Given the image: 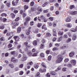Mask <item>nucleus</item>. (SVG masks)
I'll return each mask as SVG.
<instances>
[{"label": "nucleus", "instance_id": "56", "mask_svg": "<svg viewBox=\"0 0 77 77\" xmlns=\"http://www.w3.org/2000/svg\"><path fill=\"white\" fill-rule=\"evenodd\" d=\"M67 66L68 67H69V68H71V66H72V65L70 63H69L67 65Z\"/></svg>", "mask_w": 77, "mask_h": 77}, {"label": "nucleus", "instance_id": "29", "mask_svg": "<svg viewBox=\"0 0 77 77\" xmlns=\"http://www.w3.org/2000/svg\"><path fill=\"white\" fill-rule=\"evenodd\" d=\"M59 50V48L57 47H54L53 49V51H56Z\"/></svg>", "mask_w": 77, "mask_h": 77}, {"label": "nucleus", "instance_id": "64", "mask_svg": "<svg viewBox=\"0 0 77 77\" xmlns=\"http://www.w3.org/2000/svg\"><path fill=\"white\" fill-rule=\"evenodd\" d=\"M74 73H77V68L75 69L74 70Z\"/></svg>", "mask_w": 77, "mask_h": 77}, {"label": "nucleus", "instance_id": "26", "mask_svg": "<svg viewBox=\"0 0 77 77\" xmlns=\"http://www.w3.org/2000/svg\"><path fill=\"white\" fill-rule=\"evenodd\" d=\"M62 37L58 38L57 40V41L58 42H60V41H62Z\"/></svg>", "mask_w": 77, "mask_h": 77}, {"label": "nucleus", "instance_id": "55", "mask_svg": "<svg viewBox=\"0 0 77 77\" xmlns=\"http://www.w3.org/2000/svg\"><path fill=\"white\" fill-rule=\"evenodd\" d=\"M15 51H13L11 52H10V53L12 55H14V54H15Z\"/></svg>", "mask_w": 77, "mask_h": 77}, {"label": "nucleus", "instance_id": "48", "mask_svg": "<svg viewBox=\"0 0 77 77\" xmlns=\"http://www.w3.org/2000/svg\"><path fill=\"white\" fill-rule=\"evenodd\" d=\"M33 44L34 45H37V42H36V41H35L33 42Z\"/></svg>", "mask_w": 77, "mask_h": 77}, {"label": "nucleus", "instance_id": "11", "mask_svg": "<svg viewBox=\"0 0 77 77\" xmlns=\"http://www.w3.org/2000/svg\"><path fill=\"white\" fill-rule=\"evenodd\" d=\"M70 30L72 32H76V31H77V26L76 27V28L75 29L72 28L70 29Z\"/></svg>", "mask_w": 77, "mask_h": 77}, {"label": "nucleus", "instance_id": "10", "mask_svg": "<svg viewBox=\"0 0 77 77\" xmlns=\"http://www.w3.org/2000/svg\"><path fill=\"white\" fill-rule=\"evenodd\" d=\"M77 38V36L75 34H74L73 35L72 37V40L73 41H75V39H76Z\"/></svg>", "mask_w": 77, "mask_h": 77}, {"label": "nucleus", "instance_id": "61", "mask_svg": "<svg viewBox=\"0 0 77 77\" xmlns=\"http://www.w3.org/2000/svg\"><path fill=\"white\" fill-rule=\"evenodd\" d=\"M42 26V24L41 23H38L37 25L38 27H40Z\"/></svg>", "mask_w": 77, "mask_h": 77}, {"label": "nucleus", "instance_id": "62", "mask_svg": "<svg viewBox=\"0 0 77 77\" xmlns=\"http://www.w3.org/2000/svg\"><path fill=\"white\" fill-rule=\"evenodd\" d=\"M19 20H20V17H18L15 19V21H18Z\"/></svg>", "mask_w": 77, "mask_h": 77}, {"label": "nucleus", "instance_id": "6", "mask_svg": "<svg viewBox=\"0 0 77 77\" xmlns=\"http://www.w3.org/2000/svg\"><path fill=\"white\" fill-rule=\"evenodd\" d=\"M18 1L19 0H16L15 3L14 2V1H13L12 2V4L13 6H16L17 5V3H18Z\"/></svg>", "mask_w": 77, "mask_h": 77}, {"label": "nucleus", "instance_id": "31", "mask_svg": "<svg viewBox=\"0 0 77 77\" xmlns=\"http://www.w3.org/2000/svg\"><path fill=\"white\" fill-rule=\"evenodd\" d=\"M30 20V18L29 17H26V21H29Z\"/></svg>", "mask_w": 77, "mask_h": 77}, {"label": "nucleus", "instance_id": "18", "mask_svg": "<svg viewBox=\"0 0 77 77\" xmlns=\"http://www.w3.org/2000/svg\"><path fill=\"white\" fill-rule=\"evenodd\" d=\"M71 39L70 38H68L67 40H66V42L68 43V42H71Z\"/></svg>", "mask_w": 77, "mask_h": 77}, {"label": "nucleus", "instance_id": "52", "mask_svg": "<svg viewBox=\"0 0 77 77\" xmlns=\"http://www.w3.org/2000/svg\"><path fill=\"white\" fill-rule=\"evenodd\" d=\"M37 55H38V54H37V53H34L32 55V56H37Z\"/></svg>", "mask_w": 77, "mask_h": 77}, {"label": "nucleus", "instance_id": "51", "mask_svg": "<svg viewBox=\"0 0 77 77\" xmlns=\"http://www.w3.org/2000/svg\"><path fill=\"white\" fill-rule=\"evenodd\" d=\"M43 12H44V13H47V12H48V10L47 9L46 10H43Z\"/></svg>", "mask_w": 77, "mask_h": 77}, {"label": "nucleus", "instance_id": "49", "mask_svg": "<svg viewBox=\"0 0 77 77\" xmlns=\"http://www.w3.org/2000/svg\"><path fill=\"white\" fill-rule=\"evenodd\" d=\"M33 5H34V2H32L30 3V6H33Z\"/></svg>", "mask_w": 77, "mask_h": 77}, {"label": "nucleus", "instance_id": "16", "mask_svg": "<svg viewBox=\"0 0 77 77\" xmlns=\"http://www.w3.org/2000/svg\"><path fill=\"white\" fill-rule=\"evenodd\" d=\"M50 74L53 75H56V72L54 71H52L50 72Z\"/></svg>", "mask_w": 77, "mask_h": 77}, {"label": "nucleus", "instance_id": "38", "mask_svg": "<svg viewBox=\"0 0 77 77\" xmlns=\"http://www.w3.org/2000/svg\"><path fill=\"white\" fill-rule=\"evenodd\" d=\"M24 44L26 46V47H27V46L28 45V42H24Z\"/></svg>", "mask_w": 77, "mask_h": 77}, {"label": "nucleus", "instance_id": "3", "mask_svg": "<svg viewBox=\"0 0 77 77\" xmlns=\"http://www.w3.org/2000/svg\"><path fill=\"white\" fill-rule=\"evenodd\" d=\"M11 61L14 63H16L18 62V59H16L15 58L13 57L11 58Z\"/></svg>", "mask_w": 77, "mask_h": 77}, {"label": "nucleus", "instance_id": "15", "mask_svg": "<svg viewBox=\"0 0 77 77\" xmlns=\"http://www.w3.org/2000/svg\"><path fill=\"white\" fill-rule=\"evenodd\" d=\"M46 35L47 37H50V36H51V34L49 32L46 33Z\"/></svg>", "mask_w": 77, "mask_h": 77}, {"label": "nucleus", "instance_id": "12", "mask_svg": "<svg viewBox=\"0 0 77 77\" xmlns=\"http://www.w3.org/2000/svg\"><path fill=\"white\" fill-rule=\"evenodd\" d=\"M58 34L59 36H61V35H63V31H58Z\"/></svg>", "mask_w": 77, "mask_h": 77}, {"label": "nucleus", "instance_id": "43", "mask_svg": "<svg viewBox=\"0 0 77 77\" xmlns=\"http://www.w3.org/2000/svg\"><path fill=\"white\" fill-rule=\"evenodd\" d=\"M1 16H2V17H6V16H7V15H6L5 13H3L1 14Z\"/></svg>", "mask_w": 77, "mask_h": 77}, {"label": "nucleus", "instance_id": "41", "mask_svg": "<svg viewBox=\"0 0 77 77\" xmlns=\"http://www.w3.org/2000/svg\"><path fill=\"white\" fill-rule=\"evenodd\" d=\"M23 64H20L19 66V67L20 68H22L23 66Z\"/></svg>", "mask_w": 77, "mask_h": 77}, {"label": "nucleus", "instance_id": "9", "mask_svg": "<svg viewBox=\"0 0 77 77\" xmlns=\"http://www.w3.org/2000/svg\"><path fill=\"white\" fill-rule=\"evenodd\" d=\"M53 35L54 36H57V35L56 34V32L55 29H53Z\"/></svg>", "mask_w": 77, "mask_h": 77}, {"label": "nucleus", "instance_id": "36", "mask_svg": "<svg viewBox=\"0 0 77 77\" xmlns=\"http://www.w3.org/2000/svg\"><path fill=\"white\" fill-rule=\"evenodd\" d=\"M24 9L26 10V9H27L29 8V7L27 5H25L24 6Z\"/></svg>", "mask_w": 77, "mask_h": 77}, {"label": "nucleus", "instance_id": "28", "mask_svg": "<svg viewBox=\"0 0 77 77\" xmlns=\"http://www.w3.org/2000/svg\"><path fill=\"white\" fill-rule=\"evenodd\" d=\"M20 36L23 39H25L26 38V37L24 36V34H22L20 35Z\"/></svg>", "mask_w": 77, "mask_h": 77}, {"label": "nucleus", "instance_id": "2", "mask_svg": "<svg viewBox=\"0 0 77 77\" xmlns=\"http://www.w3.org/2000/svg\"><path fill=\"white\" fill-rule=\"evenodd\" d=\"M27 59V57L26 55H25L24 54L23 55V57L21 59V60L22 62H24L26 61V60Z\"/></svg>", "mask_w": 77, "mask_h": 77}, {"label": "nucleus", "instance_id": "21", "mask_svg": "<svg viewBox=\"0 0 77 77\" xmlns=\"http://www.w3.org/2000/svg\"><path fill=\"white\" fill-rule=\"evenodd\" d=\"M10 15L12 18H14L15 17V15L14 13H11Z\"/></svg>", "mask_w": 77, "mask_h": 77}, {"label": "nucleus", "instance_id": "39", "mask_svg": "<svg viewBox=\"0 0 77 77\" xmlns=\"http://www.w3.org/2000/svg\"><path fill=\"white\" fill-rule=\"evenodd\" d=\"M74 7V5H71L70 6V9H73Z\"/></svg>", "mask_w": 77, "mask_h": 77}, {"label": "nucleus", "instance_id": "32", "mask_svg": "<svg viewBox=\"0 0 77 77\" xmlns=\"http://www.w3.org/2000/svg\"><path fill=\"white\" fill-rule=\"evenodd\" d=\"M18 55V53L16 51H15L14 56V57H17V56Z\"/></svg>", "mask_w": 77, "mask_h": 77}, {"label": "nucleus", "instance_id": "50", "mask_svg": "<svg viewBox=\"0 0 77 77\" xmlns=\"http://www.w3.org/2000/svg\"><path fill=\"white\" fill-rule=\"evenodd\" d=\"M47 4H48L47 2H46L43 5H42V7H45V6H46V5H47Z\"/></svg>", "mask_w": 77, "mask_h": 77}, {"label": "nucleus", "instance_id": "47", "mask_svg": "<svg viewBox=\"0 0 77 77\" xmlns=\"http://www.w3.org/2000/svg\"><path fill=\"white\" fill-rule=\"evenodd\" d=\"M10 34H11V36H12L14 35L15 33L14 32H11L10 33Z\"/></svg>", "mask_w": 77, "mask_h": 77}, {"label": "nucleus", "instance_id": "5", "mask_svg": "<svg viewBox=\"0 0 77 77\" xmlns=\"http://www.w3.org/2000/svg\"><path fill=\"white\" fill-rule=\"evenodd\" d=\"M19 24L17 22H13V23H12L13 29L15 28L16 26H18Z\"/></svg>", "mask_w": 77, "mask_h": 77}, {"label": "nucleus", "instance_id": "54", "mask_svg": "<svg viewBox=\"0 0 77 77\" xmlns=\"http://www.w3.org/2000/svg\"><path fill=\"white\" fill-rule=\"evenodd\" d=\"M44 47V45L43 44H41V45L40 46L41 48H43Z\"/></svg>", "mask_w": 77, "mask_h": 77}, {"label": "nucleus", "instance_id": "63", "mask_svg": "<svg viewBox=\"0 0 77 77\" xmlns=\"http://www.w3.org/2000/svg\"><path fill=\"white\" fill-rule=\"evenodd\" d=\"M49 20H51V21H53V17H50L49 18Z\"/></svg>", "mask_w": 77, "mask_h": 77}, {"label": "nucleus", "instance_id": "46", "mask_svg": "<svg viewBox=\"0 0 77 77\" xmlns=\"http://www.w3.org/2000/svg\"><path fill=\"white\" fill-rule=\"evenodd\" d=\"M30 31H26V35H29V34H30Z\"/></svg>", "mask_w": 77, "mask_h": 77}, {"label": "nucleus", "instance_id": "33", "mask_svg": "<svg viewBox=\"0 0 77 77\" xmlns=\"http://www.w3.org/2000/svg\"><path fill=\"white\" fill-rule=\"evenodd\" d=\"M21 45H18L17 47V49L19 50V49L21 48Z\"/></svg>", "mask_w": 77, "mask_h": 77}, {"label": "nucleus", "instance_id": "19", "mask_svg": "<svg viewBox=\"0 0 77 77\" xmlns=\"http://www.w3.org/2000/svg\"><path fill=\"white\" fill-rule=\"evenodd\" d=\"M65 21L66 22H70L71 21V19L69 17H67Z\"/></svg>", "mask_w": 77, "mask_h": 77}, {"label": "nucleus", "instance_id": "30", "mask_svg": "<svg viewBox=\"0 0 77 77\" xmlns=\"http://www.w3.org/2000/svg\"><path fill=\"white\" fill-rule=\"evenodd\" d=\"M6 5L7 7L9 8L11 6V3L7 2L6 4Z\"/></svg>", "mask_w": 77, "mask_h": 77}, {"label": "nucleus", "instance_id": "8", "mask_svg": "<svg viewBox=\"0 0 77 77\" xmlns=\"http://www.w3.org/2000/svg\"><path fill=\"white\" fill-rule=\"evenodd\" d=\"M14 39L16 42L19 41L20 40V38H19V37L17 36H15L14 37Z\"/></svg>", "mask_w": 77, "mask_h": 77}, {"label": "nucleus", "instance_id": "35", "mask_svg": "<svg viewBox=\"0 0 77 77\" xmlns=\"http://www.w3.org/2000/svg\"><path fill=\"white\" fill-rule=\"evenodd\" d=\"M34 67L35 68H36L37 69V68H38V67H39V66L37 64H35Z\"/></svg>", "mask_w": 77, "mask_h": 77}, {"label": "nucleus", "instance_id": "60", "mask_svg": "<svg viewBox=\"0 0 77 77\" xmlns=\"http://www.w3.org/2000/svg\"><path fill=\"white\" fill-rule=\"evenodd\" d=\"M34 33H38V29H35L34 31Z\"/></svg>", "mask_w": 77, "mask_h": 77}, {"label": "nucleus", "instance_id": "44", "mask_svg": "<svg viewBox=\"0 0 77 77\" xmlns=\"http://www.w3.org/2000/svg\"><path fill=\"white\" fill-rule=\"evenodd\" d=\"M27 65H33V62H32V61L29 62V63H27Z\"/></svg>", "mask_w": 77, "mask_h": 77}, {"label": "nucleus", "instance_id": "14", "mask_svg": "<svg viewBox=\"0 0 77 77\" xmlns=\"http://www.w3.org/2000/svg\"><path fill=\"white\" fill-rule=\"evenodd\" d=\"M74 52H72L69 53V56L70 57H72L74 56Z\"/></svg>", "mask_w": 77, "mask_h": 77}, {"label": "nucleus", "instance_id": "59", "mask_svg": "<svg viewBox=\"0 0 77 77\" xmlns=\"http://www.w3.org/2000/svg\"><path fill=\"white\" fill-rule=\"evenodd\" d=\"M3 22H6L7 20V19L6 18H3L2 19Z\"/></svg>", "mask_w": 77, "mask_h": 77}, {"label": "nucleus", "instance_id": "40", "mask_svg": "<svg viewBox=\"0 0 77 77\" xmlns=\"http://www.w3.org/2000/svg\"><path fill=\"white\" fill-rule=\"evenodd\" d=\"M40 56L42 57H44V54L43 53H41L40 54Z\"/></svg>", "mask_w": 77, "mask_h": 77}, {"label": "nucleus", "instance_id": "42", "mask_svg": "<svg viewBox=\"0 0 77 77\" xmlns=\"http://www.w3.org/2000/svg\"><path fill=\"white\" fill-rule=\"evenodd\" d=\"M24 73V72L23 71H20V72L19 73V75H23V74Z\"/></svg>", "mask_w": 77, "mask_h": 77}, {"label": "nucleus", "instance_id": "17", "mask_svg": "<svg viewBox=\"0 0 77 77\" xmlns=\"http://www.w3.org/2000/svg\"><path fill=\"white\" fill-rule=\"evenodd\" d=\"M21 27H19L17 28V33H20L21 32Z\"/></svg>", "mask_w": 77, "mask_h": 77}, {"label": "nucleus", "instance_id": "13", "mask_svg": "<svg viewBox=\"0 0 77 77\" xmlns=\"http://www.w3.org/2000/svg\"><path fill=\"white\" fill-rule=\"evenodd\" d=\"M66 26L69 28H71L72 27V24L69 23H68L66 24Z\"/></svg>", "mask_w": 77, "mask_h": 77}, {"label": "nucleus", "instance_id": "23", "mask_svg": "<svg viewBox=\"0 0 77 77\" xmlns=\"http://www.w3.org/2000/svg\"><path fill=\"white\" fill-rule=\"evenodd\" d=\"M68 36L67 34H64L63 36V39H65L66 38H68Z\"/></svg>", "mask_w": 77, "mask_h": 77}, {"label": "nucleus", "instance_id": "1", "mask_svg": "<svg viewBox=\"0 0 77 77\" xmlns=\"http://www.w3.org/2000/svg\"><path fill=\"white\" fill-rule=\"evenodd\" d=\"M63 60V58L62 57H58L57 59L55 61V62L56 63H59L61 62Z\"/></svg>", "mask_w": 77, "mask_h": 77}, {"label": "nucleus", "instance_id": "7", "mask_svg": "<svg viewBox=\"0 0 77 77\" xmlns=\"http://www.w3.org/2000/svg\"><path fill=\"white\" fill-rule=\"evenodd\" d=\"M71 63L73 65H75L76 64V60H72L71 61Z\"/></svg>", "mask_w": 77, "mask_h": 77}, {"label": "nucleus", "instance_id": "45", "mask_svg": "<svg viewBox=\"0 0 77 77\" xmlns=\"http://www.w3.org/2000/svg\"><path fill=\"white\" fill-rule=\"evenodd\" d=\"M12 47V45L10 44L8 45V48H11Z\"/></svg>", "mask_w": 77, "mask_h": 77}, {"label": "nucleus", "instance_id": "20", "mask_svg": "<svg viewBox=\"0 0 77 77\" xmlns=\"http://www.w3.org/2000/svg\"><path fill=\"white\" fill-rule=\"evenodd\" d=\"M32 52L30 51H29L27 52V54L28 56H32Z\"/></svg>", "mask_w": 77, "mask_h": 77}, {"label": "nucleus", "instance_id": "25", "mask_svg": "<svg viewBox=\"0 0 77 77\" xmlns=\"http://www.w3.org/2000/svg\"><path fill=\"white\" fill-rule=\"evenodd\" d=\"M69 60L68 58H65L64 60V63H67V62H68Z\"/></svg>", "mask_w": 77, "mask_h": 77}, {"label": "nucleus", "instance_id": "37", "mask_svg": "<svg viewBox=\"0 0 77 77\" xmlns=\"http://www.w3.org/2000/svg\"><path fill=\"white\" fill-rule=\"evenodd\" d=\"M77 13L76 11H72L71 12L72 15H75V14H77Z\"/></svg>", "mask_w": 77, "mask_h": 77}, {"label": "nucleus", "instance_id": "34", "mask_svg": "<svg viewBox=\"0 0 77 77\" xmlns=\"http://www.w3.org/2000/svg\"><path fill=\"white\" fill-rule=\"evenodd\" d=\"M51 57H52L51 55L49 56L48 57V60L49 61L51 60Z\"/></svg>", "mask_w": 77, "mask_h": 77}, {"label": "nucleus", "instance_id": "58", "mask_svg": "<svg viewBox=\"0 0 77 77\" xmlns=\"http://www.w3.org/2000/svg\"><path fill=\"white\" fill-rule=\"evenodd\" d=\"M46 76L48 77H50V73H48L46 75Z\"/></svg>", "mask_w": 77, "mask_h": 77}, {"label": "nucleus", "instance_id": "22", "mask_svg": "<svg viewBox=\"0 0 77 77\" xmlns=\"http://www.w3.org/2000/svg\"><path fill=\"white\" fill-rule=\"evenodd\" d=\"M37 9L38 11H39V12H42V11L41 8L39 7H38L37 8Z\"/></svg>", "mask_w": 77, "mask_h": 77}, {"label": "nucleus", "instance_id": "27", "mask_svg": "<svg viewBox=\"0 0 77 77\" xmlns=\"http://www.w3.org/2000/svg\"><path fill=\"white\" fill-rule=\"evenodd\" d=\"M5 26L4 25H2L0 26V29H4Z\"/></svg>", "mask_w": 77, "mask_h": 77}, {"label": "nucleus", "instance_id": "57", "mask_svg": "<svg viewBox=\"0 0 77 77\" xmlns=\"http://www.w3.org/2000/svg\"><path fill=\"white\" fill-rule=\"evenodd\" d=\"M34 24V22H33V21H32L30 22V26H33Z\"/></svg>", "mask_w": 77, "mask_h": 77}, {"label": "nucleus", "instance_id": "53", "mask_svg": "<svg viewBox=\"0 0 77 77\" xmlns=\"http://www.w3.org/2000/svg\"><path fill=\"white\" fill-rule=\"evenodd\" d=\"M60 69H61V67H59L55 70V71H59V70H60Z\"/></svg>", "mask_w": 77, "mask_h": 77}, {"label": "nucleus", "instance_id": "4", "mask_svg": "<svg viewBox=\"0 0 77 77\" xmlns=\"http://www.w3.org/2000/svg\"><path fill=\"white\" fill-rule=\"evenodd\" d=\"M68 45L65 44L63 45V46L60 48V49L61 50H64L66 48H68Z\"/></svg>", "mask_w": 77, "mask_h": 77}, {"label": "nucleus", "instance_id": "24", "mask_svg": "<svg viewBox=\"0 0 77 77\" xmlns=\"http://www.w3.org/2000/svg\"><path fill=\"white\" fill-rule=\"evenodd\" d=\"M9 66H10V67L11 68H13L14 67V65L12 63L9 64Z\"/></svg>", "mask_w": 77, "mask_h": 77}]
</instances>
